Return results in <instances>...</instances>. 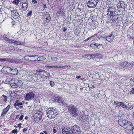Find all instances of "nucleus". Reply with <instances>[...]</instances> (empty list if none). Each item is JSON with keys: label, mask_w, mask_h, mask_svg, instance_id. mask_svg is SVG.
Listing matches in <instances>:
<instances>
[{"label": "nucleus", "mask_w": 134, "mask_h": 134, "mask_svg": "<svg viewBox=\"0 0 134 134\" xmlns=\"http://www.w3.org/2000/svg\"><path fill=\"white\" fill-rule=\"evenodd\" d=\"M118 123L120 126L126 130L132 131L134 128L132 123L127 120L120 119L118 120Z\"/></svg>", "instance_id": "1"}, {"label": "nucleus", "mask_w": 134, "mask_h": 134, "mask_svg": "<svg viewBox=\"0 0 134 134\" xmlns=\"http://www.w3.org/2000/svg\"><path fill=\"white\" fill-rule=\"evenodd\" d=\"M47 117L51 119H53L58 114L57 110L53 107L49 108L46 111Z\"/></svg>", "instance_id": "2"}, {"label": "nucleus", "mask_w": 134, "mask_h": 134, "mask_svg": "<svg viewBox=\"0 0 134 134\" xmlns=\"http://www.w3.org/2000/svg\"><path fill=\"white\" fill-rule=\"evenodd\" d=\"M68 111L70 115L72 116H75L77 114V109L76 108L71 105L68 107Z\"/></svg>", "instance_id": "3"}, {"label": "nucleus", "mask_w": 134, "mask_h": 134, "mask_svg": "<svg viewBox=\"0 0 134 134\" xmlns=\"http://www.w3.org/2000/svg\"><path fill=\"white\" fill-rule=\"evenodd\" d=\"M23 82L22 81H18L16 79H14V82L13 83L11 84V86L13 88H17L21 87Z\"/></svg>", "instance_id": "4"}, {"label": "nucleus", "mask_w": 134, "mask_h": 134, "mask_svg": "<svg viewBox=\"0 0 134 134\" xmlns=\"http://www.w3.org/2000/svg\"><path fill=\"white\" fill-rule=\"evenodd\" d=\"M115 11V8L114 7H109L108 10V13L107 14V15L110 16V18L111 20H113L115 18L114 17V12Z\"/></svg>", "instance_id": "5"}, {"label": "nucleus", "mask_w": 134, "mask_h": 134, "mask_svg": "<svg viewBox=\"0 0 134 134\" xmlns=\"http://www.w3.org/2000/svg\"><path fill=\"white\" fill-rule=\"evenodd\" d=\"M98 2V0H90L87 3V5L89 8H94Z\"/></svg>", "instance_id": "6"}, {"label": "nucleus", "mask_w": 134, "mask_h": 134, "mask_svg": "<svg viewBox=\"0 0 134 134\" xmlns=\"http://www.w3.org/2000/svg\"><path fill=\"white\" fill-rule=\"evenodd\" d=\"M114 37V32H112L110 35L107 36L106 38H104L103 39V41L107 40L108 42L112 41Z\"/></svg>", "instance_id": "7"}, {"label": "nucleus", "mask_w": 134, "mask_h": 134, "mask_svg": "<svg viewBox=\"0 0 134 134\" xmlns=\"http://www.w3.org/2000/svg\"><path fill=\"white\" fill-rule=\"evenodd\" d=\"M34 96L35 94L33 92H30L25 95V98L27 101L31 100L34 98Z\"/></svg>", "instance_id": "8"}, {"label": "nucleus", "mask_w": 134, "mask_h": 134, "mask_svg": "<svg viewBox=\"0 0 134 134\" xmlns=\"http://www.w3.org/2000/svg\"><path fill=\"white\" fill-rule=\"evenodd\" d=\"M71 130L73 134H80L81 132L80 128L77 125L73 126Z\"/></svg>", "instance_id": "9"}, {"label": "nucleus", "mask_w": 134, "mask_h": 134, "mask_svg": "<svg viewBox=\"0 0 134 134\" xmlns=\"http://www.w3.org/2000/svg\"><path fill=\"white\" fill-rule=\"evenodd\" d=\"M10 107V106L9 105H8L5 108L3 109L2 110L1 113V117H3L5 115L6 113L8 112L9 109Z\"/></svg>", "instance_id": "10"}, {"label": "nucleus", "mask_w": 134, "mask_h": 134, "mask_svg": "<svg viewBox=\"0 0 134 134\" xmlns=\"http://www.w3.org/2000/svg\"><path fill=\"white\" fill-rule=\"evenodd\" d=\"M47 67H48L50 68H56L58 69H60L61 68H63L64 69H66L68 68V66H61L60 65H59L58 66H46Z\"/></svg>", "instance_id": "11"}, {"label": "nucleus", "mask_w": 134, "mask_h": 134, "mask_svg": "<svg viewBox=\"0 0 134 134\" xmlns=\"http://www.w3.org/2000/svg\"><path fill=\"white\" fill-rule=\"evenodd\" d=\"M11 12H12V15L15 18H17L19 16L20 14L18 10L14 9L13 10H11Z\"/></svg>", "instance_id": "12"}, {"label": "nucleus", "mask_w": 134, "mask_h": 134, "mask_svg": "<svg viewBox=\"0 0 134 134\" xmlns=\"http://www.w3.org/2000/svg\"><path fill=\"white\" fill-rule=\"evenodd\" d=\"M12 68L10 67L4 66L2 68L1 71L4 72H7L8 73H11Z\"/></svg>", "instance_id": "13"}, {"label": "nucleus", "mask_w": 134, "mask_h": 134, "mask_svg": "<svg viewBox=\"0 0 134 134\" xmlns=\"http://www.w3.org/2000/svg\"><path fill=\"white\" fill-rule=\"evenodd\" d=\"M127 4L125 2L122 1H121L118 4V8L121 7L123 9H125L126 8Z\"/></svg>", "instance_id": "14"}, {"label": "nucleus", "mask_w": 134, "mask_h": 134, "mask_svg": "<svg viewBox=\"0 0 134 134\" xmlns=\"http://www.w3.org/2000/svg\"><path fill=\"white\" fill-rule=\"evenodd\" d=\"M33 119L35 121L37 122L41 121L42 117L38 116L36 114H35L33 116Z\"/></svg>", "instance_id": "15"}, {"label": "nucleus", "mask_w": 134, "mask_h": 134, "mask_svg": "<svg viewBox=\"0 0 134 134\" xmlns=\"http://www.w3.org/2000/svg\"><path fill=\"white\" fill-rule=\"evenodd\" d=\"M7 97L5 95H2V96L0 97V101L1 103L3 102H6L7 100Z\"/></svg>", "instance_id": "16"}, {"label": "nucleus", "mask_w": 134, "mask_h": 134, "mask_svg": "<svg viewBox=\"0 0 134 134\" xmlns=\"http://www.w3.org/2000/svg\"><path fill=\"white\" fill-rule=\"evenodd\" d=\"M28 2L27 1L23 3L22 4V6L23 10H27L28 7Z\"/></svg>", "instance_id": "17"}, {"label": "nucleus", "mask_w": 134, "mask_h": 134, "mask_svg": "<svg viewBox=\"0 0 134 134\" xmlns=\"http://www.w3.org/2000/svg\"><path fill=\"white\" fill-rule=\"evenodd\" d=\"M62 132L63 134H72L73 133L72 130H68L67 129H63Z\"/></svg>", "instance_id": "18"}, {"label": "nucleus", "mask_w": 134, "mask_h": 134, "mask_svg": "<svg viewBox=\"0 0 134 134\" xmlns=\"http://www.w3.org/2000/svg\"><path fill=\"white\" fill-rule=\"evenodd\" d=\"M5 81L7 83H10L11 84V83H13L14 82V79H13L12 78L8 77L7 79Z\"/></svg>", "instance_id": "19"}, {"label": "nucleus", "mask_w": 134, "mask_h": 134, "mask_svg": "<svg viewBox=\"0 0 134 134\" xmlns=\"http://www.w3.org/2000/svg\"><path fill=\"white\" fill-rule=\"evenodd\" d=\"M31 61L38 60V55H32L30 56Z\"/></svg>", "instance_id": "20"}, {"label": "nucleus", "mask_w": 134, "mask_h": 134, "mask_svg": "<svg viewBox=\"0 0 134 134\" xmlns=\"http://www.w3.org/2000/svg\"><path fill=\"white\" fill-rule=\"evenodd\" d=\"M49 59H51V61H52L53 62H56L57 61L59 60L58 57H51L50 56L48 57Z\"/></svg>", "instance_id": "21"}, {"label": "nucleus", "mask_w": 134, "mask_h": 134, "mask_svg": "<svg viewBox=\"0 0 134 134\" xmlns=\"http://www.w3.org/2000/svg\"><path fill=\"white\" fill-rule=\"evenodd\" d=\"M17 94L13 92H11L9 96H10L11 97V99H13L16 98V96Z\"/></svg>", "instance_id": "22"}, {"label": "nucleus", "mask_w": 134, "mask_h": 134, "mask_svg": "<svg viewBox=\"0 0 134 134\" xmlns=\"http://www.w3.org/2000/svg\"><path fill=\"white\" fill-rule=\"evenodd\" d=\"M46 58L45 56L44 55H38V61H43L44 60H45Z\"/></svg>", "instance_id": "23"}, {"label": "nucleus", "mask_w": 134, "mask_h": 134, "mask_svg": "<svg viewBox=\"0 0 134 134\" xmlns=\"http://www.w3.org/2000/svg\"><path fill=\"white\" fill-rule=\"evenodd\" d=\"M12 71L11 72V73L13 75H17L18 74V71L16 69H12Z\"/></svg>", "instance_id": "24"}, {"label": "nucleus", "mask_w": 134, "mask_h": 134, "mask_svg": "<svg viewBox=\"0 0 134 134\" xmlns=\"http://www.w3.org/2000/svg\"><path fill=\"white\" fill-rule=\"evenodd\" d=\"M54 101L56 103H60V98L58 97H56L54 99Z\"/></svg>", "instance_id": "25"}, {"label": "nucleus", "mask_w": 134, "mask_h": 134, "mask_svg": "<svg viewBox=\"0 0 134 134\" xmlns=\"http://www.w3.org/2000/svg\"><path fill=\"white\" fill-rule=\"evenodd\" d=\"M38 70H37L36 72L37 73V74H38L39 75L38 76V78H39L40 79L42 78L43 77V76H45V75H45V74H44L43 73V74H42V72L40 73L39 72H37V71Z\"/></svg>", "instance_id": "26"}, {"label": "nucleus", "mask_w": 134, "mask_h": 134, "mask_svg": "<svg viewBox=\"0 0 134 134\" xmlns=\"http://www.w3.org/2000/svg\"><path fill=\"white\" fill-rule=\"evenodd\" d=\"M44 72L45 73H46V75L47 76H48L50 74L49 72H47L43 70H42L41 69L39 70H38V71L37 72Z\"/></svg>", "instance_id": "27"}, {"label": "nucleus", "mask_w": 134, "mask_h": 134, "mask_svg": "<svg viewBox=\"0 0 134 134\" xmlns=\"http://www.w3.org/2000/svg\"><path fill=\"white\" fill-rule=\"evenodd\" d=\"M35 114H36L38 116H41V117H42V111H37L36 113Z\"/></svg>", "instance_id": "28"}, {"label": "nucleus", "mask_w": 134, "mask_h": 134, "mask_svg": "<svg viewBox=\"0 0 134 134\" xmlns=\"http://www.w3.org/2000/svg\"><path fill=\"white\" fill-rule=\"evenodd\" d=\"M59 104L60 105H62L63 106H64V107H65V106L66 107H67L68 106L67 104H66V103L65 102L64 100H62L60 102V103Z\"/></svg>", "instance_id": "29"}, {"label": "nucleus", "mask_w": 134, "mask_h": 134, "mask_svg": "<svg viewBox=\"0 0 134 134\" xmlns=\"http://www.w3.org/2000/svg\"><path fill=\"white\" fill-rule=\"evenodd\" d=\"M134 106L133 105H129L127 106V109L128 110H130L133 108Z\"/></svg>", "instance_id": "30"}, {"label": "nucleus", "mask_w": 134, "mask_h": 134, "mask_svg": "<svg viewBox=\"0 0 134 134\" xmlns=\"http://www.w3.org/2000/svg\"><path fill=\"white\" fill-rule=\"evenodd\" d=\"M128 63V62H123L122 63H121L120 65V66H126L127 64Z\"/></svg>", "instance_id": "31"}, {"label": "nucleus", "mask_w": 134, "mask_h": 134, "mask_svg": "<svg viewBox=\"0 0 134 134\" xmlns=\"http://www.w3.org/2000/svg\"><path fill=\"white\" fill-rule=\"evenodd\" d=\"M23 43L21 42L20 41H15V42L14 44L17 45H22L23 44Z\"/></svg>", "instance_id": "32"}, {"label": "nucleus", "mask_w": 134, "mask_h": 134, "mask_svg": "<svg viewBox=\"0 0 134 134\" xmlns=\"http://www.w3.org/2000/svg\"><path fill=\"white\" fill-rule=\"evenodd\" d=\"M24 59L26 60L27 61L28 60H30L31 61V57L29 56H25L24 58Z\"/></svg>", "instance_id": "33"}, {"label": "nucleus", "mask_w": 134, "mask_h": 134, "mask_svg": "<svg viewBox=\"0 0 134 134\" xmlns=\"http://www.w3.org/2000/svg\"><path fill=\"white\" fill-rule=\"evenodd\" d=\"M23 104L22 103L20 102L19 101V102L18 103L17 106L18 107L20 106V108H22L23 107V106L22 105Z\"/></svg>", "instance_id": "34"}, {"label": "nucleus", "mask_w": 134, "mask_h": 134, "mask_svg": "<svg viewBox=\"0 0 134 134\" xmlns=\"http://www.w3.org/2000/svg\"><path fill=\"white\" fill-rule=\"evenodd\" d=\"M47 22L48 23L51 20V17L49 15H48L46 18Z\"/></svg>", "instance_id": "35"}, {"label": "nucleus", "mask_w": 134, "mask_h": 134, "mask_svg": "<svg viewBox=\"0 0 134 134\" xmlns=\"http://www.w3.org/2000/svg\"><path fill=\"white\" fill-rule=\"evenodd\" d=\"M59 57V60H60V63H63L65 62V60L63 58H62L59 57Z\"/></svg>", "instance_id": "36"}, {"label": "nucleus", "mask_w": 134, "mask_h": 134, "mask_svg": "<svg viewBox=\"0 0 134 134\" xmlns=\"http://www.w3.org/2000/svg\"><path fill=\"white\" fill-rule=\"evenodd\" d=\"M19 0H14L13 2V3L17 5L19 4Z\"/></svg>", "instance_id": "37"}, {"label": "nucleus", "mask_w": 134, "mask_h": 134, "mask_svg": "<svg viewBox=\"0 0 134 134\" xmlns=\"http://www.w3.org/2000/svg\"><path fill=\"white\" fill-rule=\"evenodd\" d=\"M49 84L52 87H54L55 85V83L53 82L52 81H50Z\"/></svg>", "instance_id": "38"}, {"label": "nucleus", "mask_w": 134, "mask_h": 134, "mask_svg": "<svg viewBox=\"0 0 134 134\" xmlns=\"http://www.w3.org/2000/svg\"><path fill=\"white\" fill-rule=\"evenodd\" d=\"M15 41L12 40H9V43L13 44H14Z\"/></svg>", "instance_id": "39"}, {"label": "nucleus", "mask_w": 134, "mask_h": 134, "mask_svg": "<svg viewBox=\"0 0 134 134\" xmlns=\"http://www.w3.org/2000/svg\"><path fill=\"white\" fill-rule=\"evenodd\" d=\"M6 35H4L3 36V38H4V40L5 41H8V42H9V39L6 37Z\"/></svg>", "instance_id": "40"}, {"label": "nucleus", "mask_w": 134, "mask_h": 134, "mask_svg": "<svg viewBox=\"0 0 134 134\" xmlns=\"http://www.w3.org/2000/svg\"><path fill=\"white\" fill-rule=\"evenodd\" d=\"M120 103L121 102H119L117 101H114V104L115 105H118L119 106Z\"/></svg>", "instance_id": "41"}, {"label": "nucleus", "mask_w": 134, "mask_h": 134, "mask_svg": "<svg viewBox=\"0 0 134 134\" xmlns=\"http://www.w3.org/2000/svg\"><path fill=\"white\" fill-rule=\"evenodd\" d=\"M18 132L16 129H15L14 130L12 131V133H17Z\"/></svg>", "instance_id": "42"}, {"label": "nucleus", "mask_w": 134, "mask_h": 134, "mask_svg": "<svg viewBox=\"0 0 134 134\" xmlns=\"http://www.w3.org/2000/svg\"><path fill=\"white\" fill-rule=\"evenodd\" d=\"M95 45L96 46H97L98 48H99V45H98L97 43H95L94 44H92L90 45V46L91 47H94V46Z\"/></svg>", "instance_id": "43"}, {"label": "nucleus", "mask_w": 134, "mask_h": 134, "mask_svg": "<svg viewBox=\"0 0 134 134\" xmlns=\"http://www.w3.org/2000/svg\"><path fill=\"white\" fill-rule=\"evenodd\" d=\"M7 60V59L6 58H0V62H4L5 61H6Z\"/></svg>", "instance_id": "44"}, {"label": "nucleus", "mask_w": 134, "mask_h": 134, "mask_svg": "<svg viewBox=\"0 0 134 134\" xmlns=\"http://www.w3.org/2000/svg\"><path fill=\"white\" fill-rule=\"evenodd\" d=\"M32 12L31 11H30L27 14V16H30L31 15L32 13Z\"/></svg>", "instance_id": "45"}, {"label": "nucleus", "mask_w": 134, "mask_h": 134, "mask_svg": "<svg viewBox=\"0 0 134 134\" xmlns=\"http://www.w3.org/2000/svg\"><path fill=\"white\" fill-rule=\"evenodd\" d=\"M19 102V100H17L16 101L15 103L14 104V107H16L17 106L18 103Z\"/></svg>", "instance_id": "46"}, {"label": "nucleus", "mask_w": 134, "mask_h": 134, "mask_svg": "<svg viewBox=\"0 0 134 134\" xmlns=\"http://www.w3.org/2000/svg\"><path fill=\"white\" fill-rule=\"evenodd\" d=\"M24 117V115L23 114L21 115L20 118H19V120H21L23 119Z\"/></svg>", "instance_id": "47"}, {"label": "nucleus", "mask_w": 134, "mask_h": 134, "mask_svg": "<svg viewBox=\"0 0 134 134\" xmlns=\"http://www.w3.org/2000/svg\"><path fill=\"white\" fill-rule=\"evenodd\" d=\"M122 107L123 108H125L127 109V106L125 105L124 103Z\"/></svg>", "instance_id": "48"}, {"label": "nucleus", "mask_w": 134, "mask_h": 134, "mask_svg": "<svg viewBox=\"0 0 134 134\" xmlns=\"http://www.w3.org/2000/svg\"><path fill=\"white\" fill-rule=\"evenodd\" d=\"M94 35H93V36H92L90 37H88V38L87 39H86V41H88V40H89L90 39H91L92 37H94Z\"/></svg>", "instance_id": "49"}, {"label": "nucleus", "mask_w": 134, "mask_h": 134, "mask_svg": "<svg viewBox=\"0 0 134 134\" xmlns=\"http://www.w3.org/2000/svg\"><path fill=\"white\" fill-rule=\"evenodd\" d=\"M61 9H60V11H59V12H58L57 13V15H60V14H61Z\"/></svg>", "instance_id": "50"}, {"label": "nucleus", "mask_w": 134, "mask_h": 134, "mask_svg": "<svg viewBox=\"0 0 134 134\" xmlns=\"http://www.w3.org/2000/svg\"><path fill=\"white\" fill-rule=\"evenodd\" d=\"M53 132L54 133H56V132H57L56 130L54 128L53 129Z\"/></svg>", "instance_id": "51"}, {"label": "nucleus", "mask_w": 134, "mask_h": 134, "mask_svg": "<svg viewBox=\"0 0 134 134\" xmlns=\"http://www.w3.org/2000/svg\"><path fill=\"white\" fill-rule=\"evenodd\" d=\"M32 2L34 3H37V1L36 0H32Z\"/></svg>", "instance_id": "52"}, {"label": "nucleus", "mask_w": 134, "mask_h": 134, "mask_svg": "<svg viewBox=\"0 0 134 134\" xmlns=\"http://www.w3.org/2000/svg\"><path fill=\"white\" fill-rule=\"evenodd\" d=\"M9 48H10L11 49H13L14 48V47L12 46H9Z\"/></svg>", "instance_id": "53"}, {"label": "nucleus", "mask_w": 134, "mask_h": 134, "mask_svg": "<svg viewBox=\"0 0 134 134\" xmlns=\"http://www.w3.org/2000/svg\"><path fill=\"white\" fill-rule=\"evenodd\" d=\"M124 103L122 102H121L120 103V104L119 106H120L121 107H122V105H123L124 104Z\"/></svg>", "instance_id": "54"}, {"label": "nucleus", "mask_w": 134, "mask_h": 134, "mask_svg": "<svg viewBox=\"0 0 134 134\" xmlns=\"http://www.w3.org/2000/svg\"><path fill=\"white\" fill-rule=\"evenodd\" d=\"M67 28L66 27H64L63 28V31L64 32H65L67 30Z\"/></svg>", "instance_id": "55"}, {"label": "nucleus", "mask_w": 134, "mask_h": 134, "mask_svg": "<svg viewBox=\"0 0 134 134\" xmlns=\"http://www.w3.org/2000/svg\"><path fill=\"white\" fill-rule=\"evenodd\" d=\"M27 129L26 128H24L23 129V131L24 132H25L27 130Z\"/></svg>", "instance_id": "56"}, {"label": "nucleus", "mask_w": 134, "mask_h": 134, "mask_svg": "<svg viewBox=\"0 0 134 134\" xmlns=\"http://www.w3.org/2000/svg\"><path fill=\"white\" fill-rule=\"evenodd\" d=\"M22 124L21 123H20L19 124H18V126L19 127H21V125H22Z\"/></svg>", "instance_id": "57"}, {"label": "nucleus", "mask_w": 134, "mask_h": 134, "mask_svg": "<svg viewBox=\"0 0 134 134\" xmlns=\"http://www.w3.org/2000/svg\"><path fill=\"white\" fill-rule=\"evenodd\" d=\"M19 115H17L16 116L15 119H18L19 118Z\"/></svg>", "instance_id": "58"}, {"label": "nucleus", "mask_w": 134, "mask_h": 134, "mask_svg": "<svg viewBox=\"0 0 134 134\" xmlns=\"http://www.w3.org/2000/svg\"><path fill=\"white\" fill-rule=\"evenodd\" d=\"M81 76H77L76 77V78L77 79H79L81 77Z\"/></svg>", "instance_id": "59"}, {"label": "nucleus", "mask_w": 134, "mask_h": 134, "mask_svg": "<svg viewBox=\"0 0 134 134\" xmlns=\"http://www.w3.org/2000/svg\"><path fill=\"white\" fill-rule=\"evenodd\" d=\"M131 93H133V94L134 93V91L132 90L131 91Z\"/></svg>", "instance_id": "60"}, {"label": "nucleus", "mask_w": 134, "mask_h": 134, "mask_svg": "<svg viewBox=\"0 0 134 134\" xmlns=\"http://www.w3.org/2000/svg\"><path fill=\"white\" fill-rule=\"evenodd\" d=\"M28 119V117L27 116H26L25 118V120H27Z\"/></svg>", "instance_id": "61"}, {"label": "nucleus", "mask_w": 134, "mask_h": 134, "mask_svg": "<svg viewBox=\"0 0 134 134\" xmlns=\"http://www.w3.org/2000/svg\"><path fill=\"white\" fill-rule=\"evenodd\" d=\"M46 5L45 4H44L43 5V7L44 9L46 8Z\"/></svg>", "instance_id": "62"}, {"label": "nucleus", "mask_w": 134, "mask_h": 134, "mask_svg": "<svg viewBox=\"0 0 134 134\" xmlns=\"http://www.w3.org/2000/svg\"><path fill=\"white\" fill-rule=\"evenodd\" d=\"M98 56H100V57H101V58L102 57V55L101 54H99V55H98Z\"/></svg>", "instance_id": "63"}, {"label": "nucleus", "mask_w": 134, "mask_h": 134, "mask_svg": "<svg viewBox=\"0 0 134 134\" xmlns=\"http://www.w3.org/2000/svg\"><path fill=\"white\" fill-rule=\"evenodd\" d=\"M43 132L44 133V134H47V132L46 131H44Z\"/></svg>", "instance_id": "64"}]
</instances>
